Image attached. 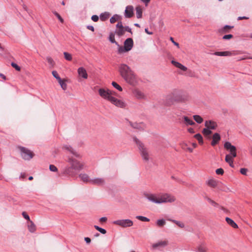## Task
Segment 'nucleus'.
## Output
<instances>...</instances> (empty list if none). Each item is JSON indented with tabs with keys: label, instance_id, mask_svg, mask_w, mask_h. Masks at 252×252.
I'll return each instance as SVG.
<instances>
[{
	"label": "nucleus",
	"instance_id": "nucleus-61",
	"mask_svg": "<svg viewBox=\"0 0 252 252\" xmlns=\"http://www.w3.org/2000/svg\"><path fill=\"white\" fill-rule=\"evenodd\" d=\"M87 28L88 30H90L92 31V32H94V27L93 26H88L87 27Z\"/></svg>",
	"mask_w": 252,
	"mask_h": 252
},
{
	"label": "nucleus",
	"instance_id": "nucleus-5",
	"mask_svg": "<svg viewBox=\"0 0 252 252\" xmlns=\"http://www.w3.org/2000/svg\"><path fill=\"white\" fill-rule=\"evenodd\" d=\"M18 148L20 150V154L22 158L25 160H30L34 156L33 152L29 149L22 147L18 146Z\"/></svg>",
	"mask_w": 252,
	"mask_h": 252
},
{
	"label": "nucleus",
	"instance_id": "nucleus-19",
	"mask_svg": "<svg viewBox=\"0 0 252 252\" xmlns=\"http://www.w3.org/2000/svg\"><path fill=\"white\" fill-rule=\"evenodd\" d=\"M220 136L218 133H215L213 136V140L211 142V145L212 146L216 145L220 140Z\"/></svg>",
	"mask_w": 252,
	"mask_h": 252
},
{
	"label": "nucleus",
	"instance_id": "nucleus-36",
	"mask_svg": "<svg viewBox=\"0 0 252 252\" xmlns=\"http://www.w3.org/2000/svg\"><path fill=\"white\" fill-rule=\"evenodd\" d=\"M63 55H64V58L66 60L68 61H70L72 60V55L70 54H69L67 52H64L63 53Z\"/></svg>",
	"mask_w": 252,
	"mask_h": 252
},
{
	"label": "nucleus",
	"instance_id": "nucleus-48",
	"mask_svg": "<svg viewBox=\"0 0 252 252\" xmlns=\"http://www.w3.org/2000/svg\"><path fill=\"white\" fill-rule=\"evenodd\" d=\"M50 170L53 172H56L58 171L57 168L54 165H50L49 166Z\"/></svg>",
	"mask_w": 252,
	"mask_h": 252
},
{
	"label": "nucleus",
	"instance_id": "nucleus-58",
	"mask_svg": "<svg viewBox=\"0 0 252 252\" xmlns=\"http://www.w3.org/2000/svg\"><path fill=\"white\" fill-rule=\"evenodd\" d=\"M179 68L185 71L187 70V67L182 64L180 65V67H179Z\"/></svg>",
	"mask_w": 252,
	"mask_h": 252
},
{
	"label": "nucleus",
	"instance_id": "nucleus-45",
	"mask_svg": "<svg viewBox=\"0 0 252 252\" xmlns=\"http://www.w3.org/2000/svg\"><path fill=\"white\" fill-rule=\"evenodd\" d=\"M118 53L119 54L123 53L125 52H126V50H125L124 49H125V47L120 46L119 44L118 45Z\"/></svg>",
	"mask_w": 252,
	"mask_h": 252
},
{
	"label": "nucleus",
	"instance_id": "nucleus-33",
	"mask_svg": "<svg viewBox=\"0 0 252 252\" xmlns=\"http://www.w3.org/2000/svg\"><path fill=\"white\" fill-rule=\"evenodd\" d=\"M202 133L204 136H207L210 135L212 133V131L210 129L208 128H205L202 130Z\"/></svg>",
	"mask_w": 252,
	"mask_h": 252
},
{
	"label": "nucleus",
	"instance_id": "nucleus-20",
	"mask_svg": "<svg viewBox=\"0 0 252 252\" xmlns=\"http://www.w3.org/2000/svg\"><path fill=\"white\" fill-rule=\"evenodd\" d=\"M168 242L167 241H159L157 243L153 244L152 247L154 249L157 248L158 247H164L168 245Z\"/></svg>",
	"mask_w": 252,
	"mask_h": 252
},
{
	"label": "nucleus",
	"instance_id": "nucleus-12",
	"mask_svg": "<svg viewBox=\"0 0 252 252\" xmlns=\"http://www.w3.org/2000/svg\"><path fill=\"white\" fill-rule=\"evenodd\" d=\"M133 45V40L131 38H127L124 42V49L126 51H130L132 48Z\"/></svg>",
	"mask_w": 252,
	"mask_h": 252
},
{
	"label": "nucleus",
	"instance_id": "nucleus-27",
	"mask_svg": "<svg viewBox=\"0 0 252 252\" xmlns=\"http://www.w3.org/2000/svg\"><path fill=\"white\" fill-rule=\"evenodd\" d=\"M207 184L211 187L215 188L217 186V182L213 179H210L207 181Z\"/></svg>",
	"mask_w": 252,
	"mask_h": 252
},
{
	"label": "nucleus",
	"instance_id": "nucleus-57",
	"mask_svg": "<svg viewBox=\"0 0 252 252\" xmlns=\"http://www.w3.org/2000/svg\"><path fill=\"white\" fill-rule=\"evenodd\" d=\"M125 28V32H129L131 33H132V31H131V29L128 26H126V27H124Z\"/></svg>",
	"mask_w": 252,
	"mask_h": 252
},
{
	"label": "nucleus",
	"instance_id": "nucleus-39",
	"mask_svg": "<svg viewBox=\"0 0 252 252\" xmlns=\"http://www.w3.org/2000/svg\"><path fill=\"white\" fill-rule=\"evenodd\" d=\"M108 17H109V14L106 12L102 13L100 15V18L102 21H105L108 18Z\"/></svg>",
	"mask_w": 252,
	"mask_h": 252
},
{
	"label": "nucleus",
	"instance_id": "nucleus-22",
	"mask_svg": "<svg viewBox=\"0 0 252 252\" xmlns=\"http://www.w3.org/2000/svg\"><path fill=\"white\" fill-rule=\"evenodd\" d=\"M236 157H232L229 156H226L225 158V161L229 164L230 166L231 167H234L233 164V158Z\"/></svg>",
	"mask_w": 252,
	"mask_h": 252
},
{
	"label": "nucleus",
	"instance_id": "nucleus-25",
	"mask_svg": "<svg viewBox=\"0 0 252 252\" xmlns=\"http://www.w3.org/2000/svg\"><path fill=\"white\" fill-rule=\"evenodd\" d=\"M130 124L132 127H133V128H136V129H143V128L144 127V125L143 123H134L133 124V123H131L130 122Z\"/></svg>",
	"mask_w": 252,
	"mask_h": 252
},
{
	"label": "nucleus",
	"instance_id": "nucleus-3",
	"mask_svg": "<svg viewBox=\"0 0 252 252\" xmlns=\"http://www.w3.org/2000/svg\"><path fill=\"white\" fill-rule=\"evenodd\" d=\"M99 95L103 99L110 101L111 103L116 106L124 108L126 104V103L120 99H118L114 97L116 93L109 89L100 88L98 91Z\"/></svg>",
	"mask_w": 252,
	"mask_h": 252
},
{
	"label": "nucleus",
	"instance_id": "nucleus-35",
	"mask_svg": "<svg viewBox=\"0 0 252 252\" xmlns=\"http://www.w3.org/2000/svg\"><path fill=\"white\" fill-rule=\"evenodd\" d=\"M109 39L112 43H115L117 45H118V42H117L115 39V36L113 33H111L109 35Z\"/></svg>",
	"mask_w": 252,
	"mask_h": 252
},
{
	"label": "nucleus",
	"instance_id": "nucleus-21",
	"mask_svg": "<svg viewBox=\"0 0 252 252\" xmlns=\"http://www.w3.org/2000/svg\"><path fill=\"white\" fill-rule=\"evenodd\" d=\"M79 177L83 182L90 183L91 179H90L89 176L87 174L81 173L79 174Z\"/></svg>",
	"mask_w": 252,
	"mask_h": 252
},
{
	"label": "nucleus",
	"instance_id": "nucleus-17",
	"mask_svg": "<svg viewBox=\"0 0 252 252\" xmlns=\"http://www.w3.org/2000/svg\"><path fill=\"white\" fill-rule=\"evenodd\" d=\"M214 55L218 56H230L235 55V54L232 53L230 51H223V52H216Z\"/></svg>",
	"mask_w": 252,
	"mask_h": 252
},
{
	"label": "nucleus",
	"instance_id": "nucleus-7",
	"mask_svg": "<svg viewBox=\"0 0 252 252\" xmlns=\"http://www.w3.org/2000/svg\"><path fill=\"white\" fill-rule=\"evenodd\" d=\"M114 224L122 227H130L133 225V221L129 219L118 220L113 221Z\"/></svg>",
	"mask_w": 252,
	"mask_h": 252
},
{
	"label": "nucleus",
	"instance_id": "nucleus-15",
	"mask_svg": "<svg viewBox=\"0 0 252 252\" xmlns=\"http://www.w3.org/2000/svg\"><path fill=\"white\" fill-rule=\"evenodd\" d=\"M205 126L209 129H215L217 127V124L213 121H206L205 122Z\"/></svg>",
	"mask_w": 252,
	"mask_h": 252
},
{
	"label": "nucleus",
	"instance_id": "nucleus-53",
	"mask_svg": "<svg viewBox=\"0 0 252 252\" xmlns=\"http://www.w3.org/2000/svg\"><path fill=\"white\" fill-rule=\"evenodd\" d=\"M92 20L94 22H97L98 20V16L96 15H94L91 17Z\"/></svg>",
	"mask_w": 252,
	"mask_h": 252
},
{
	"label": "nucleus",
	"instance_id": "nucleus-64",
	"mask_svg": "<svg viewBox=\"0 0 252 252\" xmlns=\"http://www.w3.org/2000/svg\"><path fill=\"white\" fill-rule=\"evenodd\" d=\"M142 2H143L146 5H147L148 3L151 0H141Z\"/></svg>",
	"mask_w": 252,
	"mask_h": 252
},
{
	"label": "nucleus",
	"instance_id": "nucleus-9",
	"mask_svg": "<svg viewBox=\"0 0 252 252\" xmlns=\"http://www.w3.org/2000/svg\"><path fill=\"white\" fill-rule=\"evenodd\" d=\"M116 30L115 31V33L119 36H123L125 33V28L123 25L121 21L119 22L116 25Z\"/></svg>",
	"mask_w": 252,
	"mask_h": 252
},
{
	"label": "nucleus",
	"instance_id": "nucleus-47",
	"mask_svg": "<svg viewBox=\"0 0 252 252\" xmlns=\"http://www.w3.org/2000/svg\"><path fill=\"white\" fill-rule=\"evenodd\" d=\"M216 173L218 175H222L224 173V171L222 168H218L216 170Z\"/></svg>",
	"mask_w": 252,
	"mask_h": 252
},
{
	"label": "nucleus",
	"instance_id": "nucleus-62",
	"mask_svg": "<svg viewBox=\"0 0 252 252\" xmlns=\"http://www.w3.org/2000/svg\"><path fill=\"white\" fill-rule=\"evenodd\" d=\"M249 19V17H246V16H243V17L240 16V17H238V20H241L242 19Z\"/></svg>",
	"mask_w": 252,
	"mask_h": 252
},
{
	"label": "nucleus",
	"instance_id": "nucleus-50",
	"mask_svg": "<svg viewBox=\"0 0 252 252\" xmlns=\"http://www.w3.org/2000/svg\"><path fill=\"white\" fill-rule=\"evenodd\" d=\"M247 171L248 169L247 168H243L240 169V173L244 175H247Z\"/></svg>",
	"mask_w": 252,
	"mask_h": 252
},
{
	"label": "nucleus",
	"instance_id": "nucleus-30",
	"mask_svg": "<svg viewBox=\"0 0 252 252\" xmlns=\"http://www.w3.org/2000/svg\"><path fill=\"white\" fill-rule=\"evenodd\" d=\"M194 137L198 141L200 144H202L203 143V138L200 134H196L194 135Z\"/></svg>",
	"mask_w": 252,
	"mask_h": 252
},
{
	"label": "nucleus",
	"instance_id": "nucleus-32",
	"mask_svg": "<svg viewBox=\"0 0 252 252\" xmlns=\"http://www.w3.org/2000/svg\"><path fill=\"white\" fill-rule=\"evenodd\" d=\"M59 83L60 84L61 88L63 90H65L67 89V85L64 82V80H63L62 79L60 81H58Z\"/></svg>",
	"mask_w": 252,
	"mask_h": 252
},
{
	"label": "nucleus",
	"instance_id": "nucleus-14",
	"mask_svg": "<svg viewBox=\"0 0 252 252\" xmlns=\"http://www.w3.org/2000/svg\"><path fill=\"white\" fill-rule=\"evenodd\" d=\"M73 170L74 169L71 166L66 167L64 168L63 173L71 177H74L76 175V173Z\"/></svg>",
	"mask_w": 252,
	"mask_h": 252
},
{
	"label": "nucleus",
	"instance_id": "nucleus-10",
	"mask_svg": "<svg viewBox=\"0 0 252 252\" xmlns=\"http://www.w3.org/2000/svg\"><path fill=\"white\" fill-rule=\"evenodd\" d=\"M132 94L135 97L138 99H146V95L140 90L138 89H134L132 90Z\"/></svg>",
	"mask_w": 252,
	"mask_h": 252
},
{
	"label": "nucleus",
	"instance_id": "nucleus-42",
	"mask_svg": "<svg viewBox=\"0 0 252 252\" xmlns=\"http://www.w3.org/2000/svg\"><path fill=\"white\" fill-rule=\"evenodd\" d=\"M165 224V221L163 219L158 220L157 221V224L160 226H163Z\"/></svg>",
	"mask_w": 252,
	"mask_h": 252
},
{
	"label": "nucleus",
	"instance_id": "nucleus-49",
	"mask_svg": "<svg viewBox=\"0 0 252 252\" xmlns=\"http://www.w3.org/2000/svg\"><path fill=\"white\" fill-rule=\"evenodd\" d=\"M232 37H233V35L232 34H229L224 35L222 37V39H224V40L230 39L232 38Z\"/></svg>",
	"mask_w": 252,
	"mask_h": 252
},
{
	"label": "nucleus",
	"instance_id": "nucleus-52",
	"mask_svg": "<svg viewBox=\"0 0 252 252\" xmlns=\"http://www.w3.org/2000/svg\"><path fill=\"white\" fill-rule=\"evenodd\" d=\"M54 14L57 16V17L58 18V19L60 21L61 23L63 22V19L61 17V16L59 14H58L57 12H55L54 13Z\"/></svg>",
	"mask_w": 252,
	"mask_h": 252
},
{
	"label": "nucleus",
	"instance_id": "nucleus-23",
	"mask_svg": "<svg viewBox=\"0 0 252 252\" xmlns=\"http://www.w3.org/2000/svg\"><path fill=\"white\" fill-rule=\"evenodd\" d=\"M28 228L29 231L32 233L34 232L36 230L35 225L32 220L29 221V223L28 224Z\"/></svg>",
	"mask_w": 252,
	"mask_h": 252
},
{
	"label": "nucleus",
	"instance_id": "nucleus-24",
	"mask_svg": "<svg viewBox=\"0 0 252 252\" xmlns=\"http://www.w3.org/2000/svg\"><path fill=\"white\" fill-rule=\"evenodd\" d=\"M183 119L185 121V123L187 126H192L195 124V123L187 116H183Z\"/></svg>",
	"mask_w": 252,
	"mask_h": 252
},
{
	"label": "nucleus",
	"instance_id": "nucleus-13",
	"mask_svg": "<svg viewBox=\"0 0 252 252\" xmlns=\"http://www.w3.org/2000/svg\"><path fill=\"white\" fill-rule=\"evenodd\" d=\"M105 180L102 178H95L90 180V184L94 185L101 186L104 185Z\"/></svg>",
	"mask_w": 252,
	"mask_h": 252
},
{
	"label": "nucleus",
	"instance_id": "nucleus-56",
	"mask_svg": "<svg viewBox=\"0 0 252 252\" xmlns=\"http://www.w3.org/2000/svg\"><path fill=\"white\" fill-rule=\"evenodd\" d=\"M246 59H252V57H248L247 56H244L243 57L239 58L238 59V61H242V60H246Z\"/></svg>",
	"mask_w": 252,
	"mask_h": 252
},
{
	"label": "nucleus",
	"instance_id": "nucleus-38",
	"mask_svg": "<svg viewBox=\"0 0 252 252\" xmlns=\"http://www.w3.org/2000/svg\"><path fill=\"white\" fill-rule=\"evenodd\" d=\"M136 218L141 221H150V219H148V218L143 217V216H137L136 217Z\"/></svg>",
	"mask_w": 252,
	"mask_h": 252
},
{
	"label": "nucleus",
	"instance_id": "nucleus-2",
	"mask_svg": "<svg viewBox=\"0 0 252 252\" xmlns=\"http://www.w3.org/2000/svg\"><path fill=\"white\" fill-rule=\"evenodd\" d=\"M144 196L149 201L158 204L172 203L176 200V197L174 196L166 193L159 194L146 193L144 194Z\"/></svg>",
	"mask_w": 252,
	"mask_h": 252
},
{
	"label": "nucleus",
	"instance_id": "nucleus-59",
	"mask_svg": "<svg viewBox=\"0 0 252 252\" xmlns=\"http://www.w3.org/2000/svg\"><path fill=\"white\" fill-rule=\"evenodd\" d=\"M170 40L172 42V43L176 46L178 47V48H179V44L177 42H175L173 37H170Z\"/></svg>",
	"mask_w": 252,
	"mask_h": 252
},
{
	"label": "nucleus",
	"instance_id": "nucleus-55",
	"mask_svg": "<svg viewBox=\"0 0 252 252\" xmlns=\"http://www.w3.org/2000/svg\"><path fill=\"white\" fill-rule=\"evenodd\" d=\"M176 67L179 68V67H180V65L181 64V63H180L179 62H176V61H172L171 62Z\"/></svg>",
	"mask_w": 252,
	"mask_h": 252
},
{
	"label": "nucleus",
	"instance_id": "nucleus-8",
	"mask_svg": "<svg viewBox=\"0 0 252 252\" xmlns=\"http://www.w3.org/2000/svg\"><path fill=\"white\" fill-rule=\"evenodd\" d=\"M224 148L227 151H228L230 153L226 156H229L232 157H236V148L235 146L232 145L230 142H226L224 144Z\"/></svg>",
	"mask_w": 252,
	"mask_h": 252
},
{
	"label": "nucleus",
	"instance_id": "nucleus-28",
	"mask_svg": "<svg viewBox=\"0 0 252 252\" xmlns=\"http://www.w3.org/2000/svg\"><path fill=\"white\" fill-rule=\"evenodd\" d=\"M136 17L138 19L141 18L142 16V10L140 6L136 7Z\"/></svg>",
	"mask_w": 252,
	"mask_h": 252
},
{
	"label": "nucleus",
	"instance_id": "nucleus-43",
	"mask_svg": "<svg viewBox=\"0 0 252 252\" xmlns=\"http://www.w3.org/2000/svg\"><path fill=\"white\" fill-rule=\"evenodd\" d=\"M52 74L53 75V76L58 80V81H60V80L61 79V77L59 76L58 72L55 71V70H54L52 71Z\"/></svg>",
	"mask_w": 252,
	"mask_h": 252
},
{
	"label": "nucleus",
	"instance_id": "nucleus-51",
	"mask_svg": "<svg viewBox=\"0 0 252 252\" xmlns=\"http://www.w3.org/2000/svg\"><path fill=\"white\" fill-rule=\"evenodd\" d=\"M22 215L23 216V217L26 219V220H29V221L30 220V217L29 216V215L27 214V213H26L25 212H23L22 213Z\"/></svg>",
	"mask_w": 252,
	"mask_h": 252
},
{
	"label": "nucleus",
	"instance_id": "nucleus-11",
	"mask_svg": "<svg viewBox=\"0 0 252 252\" xmlns=\"http://www.w3.org/2000/svg\"><path fill=\"white\" fill-rule=\"evenodd\" d=\"M133 7L132 5L127 6L125 11V17L129 18L133 16Z\"/></svg>",
	"mask_w": 252,
	"mask_h": 252
},
{
	"label": "nucleus",
	"instance_id": "nucleus-4",
	"mask_svg": "<svg viewBox=\"0 0 252 252\" xmlns=\"http://www.w3.org/2000/svg\"><path fill=\"white\" fill-rule=\"evenodd\" d=\"M133 140L137 144L143 160L146 162H148L150 158V154L148 148L137 138L133 137Z\"/></svg>",
	"mask_w": 252,
	"mask_h": 252
},
{
	"label": "nucleus",
	"instance_id": "nucleus-6",
	"mask_svg": "<svg viewBox=\"0 0 252 252\" xmlns=\"http://www.w3.org/2000/svg\"><path fill=\"white\" fill-rule=\"evenodd\" d=\"M67 161L74 170L80 171L84 168L83 163L73 158L68 157Z\"/></svg>",
	"mask_w": 252,
	"mask_h": 252
},
{
	"label": "nucleus",
	"instance_id": "nucleus-31",
	"mask_svg": "<svg viewBox=\"0 0 252 252\" xmlns=\"http://www.w3.org/2000/svg\"><path fill=\"white\" fill-rule=\"evenodd\" d=\"M119 19L120 16L117 14H115L110 18V22L111 23H114L116 21H118Z\"/></svg>",
	"mask_w": 252,
	"mask_h": 252
},
{
	"label": "nucleus",
	"instance_id": "nucleus-26",
	"mask_svg": "<svg viewBox=\"0 0 252 252\" xmlns=\"http://www.w3.org/2000/svg\"><path fill=\"white\" fill-rule=\"evenodd\" d=\"M225 220L228 224H229L230 226L234 228H238V225L231 219L229 218L226 217L225 218Z\"/></svg>",
	"mask_w": 252,
	"mask_h": 252
},
{
	"label": "nucleus",
	"instance_id": "nucleus-16",
	"mask_svg": "<svg viewBox=\"0 0 252 252\" xmlns=\"http://www.w3.org/2000/svg\"><path fill=\"white\" fill-rule=\"evenodd\" d=\"M77 72L78 75L84 79H87L88 74L86 70L83 67H80L78 68Z\"/></svg>",
	"mask_w": 252,
	"mask_h": 252
},
{
	"label": "nucleus",
	"instance_id": "nucleus-29",
	"mask_svg": "<svg viewBox=\"0 0 252 252\" xmlns=\"http://www.w3.org/2000/svg\"><path fill=\"white\" fill-rule=\"evenodd\" d=\"M194 121L198 124H201L203 122V120L199 115H195L193 116Z\"/></svg>",
	"mask_w": 252,
	"mask_h": 252
},
{
	"label": "nucleus",
	"instance_id": "nucleus-63",
	"mask_svg": "<svg viewBox=\"0 0 252 252\" xmlns=\"http://www.w3.org/2000/svg\"><path fill=\"white\" fill-rule=\"evenodd\" d=\"M85 241H86V242L88 244H89L91 241V240L90 238L89 237H85Z\"/></svg>",
	"mask_w": 252,
	"mask_h": 252
},
{
	"label": "nucleus",
	"instance_id": "nucleus-40",
	"mask_svg": "<svg viewBox=\"0 0 252 252\" xmlns=\"http://www.w3.org/2000/svg\"><path fill=\"white\" fill-rule=\"evenodd\" d=\"M112 85L119 91H122V88L115 82H112Z\"/></svg>",
	"mask_w": 252,
	"mask_h": 252
},
{
	"label": "nucleus",
	"instance_id": "nucleus-41",
	"mask_svg": "<svg viewBox=\"0 0 252 252\" xmlns=\"http://www.w3.org/2000/svg\"><path fill=\"white\" fill-rule=\"evenodd\" d=\"M94 227L97 230H98L99 232H100L101 233L103 234H105L106 233V231L105 229L101 228L97 225H94Z\"/></svg>",
	"mask_w": 252,
	"mask_h": 252
},
{
	"label": "nucleus",
	"instance_id": "nucleus-60",
	"mask_svg": "<svg viewBox=\"0 0 252 252\" xmlns=\"http://www.w3.org/2000/svg\"><path fill=\"white\" fill-rule=\"evenodd\" d=\"M107 219L106 217H102L100 218L99 221L101 222H105L107 220Z\"/></svg>",
	"mask_w": 252,
	"mask_h": 252
},
{
	"label": "nucleus",
	"instance_id": "nucleus-37",
	"mask_svg": "<svg viewBox=\"0 0 252 252\" xmlns=\"http://www.w3.org/2000/svg\"><path fill=\"white\" fill-rule=\"evenodd\" d=\"M204 198L206 199L210 204H211L214 206H218V204L216 203L214 200H212L211 198L207 196H205Z\"/></svg>",
	"mask_w": 252,
	"mask_h": 252
},
{
	"label": "nucleus",
	"instance_id": "nucleus-44",
	"mask_svg": "<svg viewBox=\"0 0 252 252\" xmlns=\"http://www.w3.org/2000/svg\"><path fill=\"white\" fill-rule=\"evenodd\" d=\"M206 251V247L203 245H200L197 248L198 252H205Z\"/></svg>",
	"mask_w": 252,
	"mask_h": 252
},
{
	"label": "nucleus",
	"instance_id": "nucleus-54",
	"mask_svg": "<svg viewBox=\"0 0 252 252\" xmlns=\"http://www.w3.org/2000/svg\"><path fill=\"white\" fill-rule=\"evenodd\" d=\"M176 224L180 227V228H184L185 227V224L181 221H178L177 222Z\"/></svg>",
	"mask_w": 252,
	"mask_h": 252
},
{
	"label": "nucleus",
	"instance_id": "nucleus-46",
	"mask_svg": "<svg viewBox=\"0 0 252 252\" xmlns=\"http://www.w3.org/2000/svg\"><path fill=\"white\" fill-rule=\"evenodd\" d=\"M233 28V26L225 25L223 28V31L224 32H228V31H227V29H232Z\"/></svg>",
	"mask_w": 252,
	"mask_h": 252
},
{
	"label": "nucleus",
	"instance_id": "nucleus-18",
	"mask_svg": "<svg viewBox=\"0 0 252 252\" xmlns=\"http://www.w3.org/2000/svg\"><path fill=\"white\" fill-rule=\"evenodd\" d=\"M63 149L70 152L71 154L74 155L76 157H79L80 155L74 150L70 146L65 145L63 146Z\"/></svg>",
	"mask_w": 252,
	"mask_h": 252
},
{
	"label": "nucleus",
	"instance_id": "nucleus-1",
	"mask_svg": "<svg viewBox=\"0 0 252 252\" xmlns=\"http://www.w3.org/2000/svg\"><path fill=\"white\" fill-rule=\"evenodd\" d=\"M119 71L121 77L127 83L132 86H135L138 84L137 76L127 65L124 63L120 64Z\"/></svg>",
	"mask_w": 252,
	"mask_h": 252
},
{
	"label": "nucleus",
	"instance_id": "nucleus-34",
	"mask_svg": "<svg viewBox=\"0 0 252 252\" xmlns=\"http://www.w3.org/2000/svg\"><path fill=\"white\" fill-rule=\"evenodd\" d=\"M48 63L50 65V67H53L54 66L55 62L53 59L50 57H47L46 58Z\"/></svg>",
	"mask_w": 252,
	"mask_h": 252
}]
</instances>
